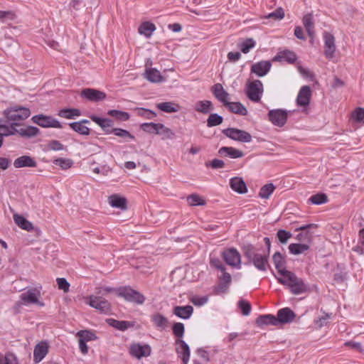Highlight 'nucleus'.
Returning <instances> with one entry per match:
<instances>
[{
	"label": "nucleus",
	"instance_id": "f257e3e1",
	"mask_svg": "<svg viewBox=\"0 0 364 364\" xmlns=\"http://www.w3.org/2000/svg\"><path fill=\"white\" fill-rule=\"evenodd\" d=\"M243 252L245 257L252 262L254 266L260 271H266L269 266V253L264 250L262 252L252 245H247L243 247Z\"/></svg>",
	"mask_w": 364,
	"mask_h": 364
},
{
	"label": "nucleus",
	"instance_id": "f03ea898",
	"mask_svg": "<svg viewBox=\"0 0 364 364\" xmlns=\"http://www.w3.org/2000/svg\"><path fill=\"white\" fill-rule=\"evenodd\" d=\"M277 280L279 283L288 287L290 291L295 295L305 293L309 290V287L304 280L290 271L283 272V274L278 277Z\"/></svg>",
	"mask_w": 364,
	"mask_h": 364
},
{
	"label": "nucleus",
	"instance_id": "7ed1b4c3",
	"mask_svg": "<svg viewBox=\"0 0 364 364\" xmlns=\"http://www.w3.org/2000/svg\"><path fill=\"white\" fill-rule=\"evenodd\" d=\"M246 95L254 102H259L263 93V84L259 80L249 81L246 84Z\"/></svg>",
	"mask_w": 364,
	"mask_h": 364
},
{
	"label": "nucleus",
	"instance_id": "20e7f679",
	"mask_svg": "<svg viewBox=\"0 0 364 364\" xmlns=\"http://www.w3.org/2000/svg\"><path fill=\"white\" fill-rule=\"evenodd\" d=\"M118 295L126 301L134 302L137 304H143L145 301V296L129 287H125L119 289Z\"/></svg>",
	"mask_w": 364,
	"mask_h": 364
},
{
	"label": "nucleus",
	"instance_id": "39448f33",
	"mask_svg": "<svg viewBox=\"0 0 364 364\" xmlns=\"http://www.w3.org/2000/svg\"><path fill=\"white\" fill-rule=\"evenodd\" d=\"M41 287L28 289L24 293V306L33 304L38 307H43L44 302L41 300Z\"/></svg>",
	"mask_w": 364,
	"mask_h": 364
},
{
	"label": "nucleus",
	"instance_id": "423d86ee",
	"mask_svg": "<svg viewBox=\"0 0 364 364\" xmlns=\"http://www.w3.org/2000/svg\"><path fill=\"white\" fill-rule=\"evenodd\" d=\"M32 122L43 128H58L63 127L61 123L51 116L44 114H37L32 117Z\"/></svg>",
	"mask_w": 364,
	"mask_h": 364
},
{
	"label": "nucleus",
	"instance_id": "0eeeda50",
	"mask_svg": "<svg viewBox=\"0 0 364 364\" xmlns=\"http://www.w3.org/2000/svg\"><path fill=\"white\" fill-rule=\"evenodd\" d=\"M223 133L228 138L240 142H250L252 141V136L250 133L237 128L223 129Z\"/></svg>",
	"mask_w": 364,
	"mask_h": 364
},
{
	"label": "nucleus",
	"instance_id": "6e6552de",
	"mask_svg": "<svg viewBox=\"0 0 364 364\" xmlns=\"http://www.w3.org/2000/svg\"><path fill=\"white\" fill-rule=\"evenodd\" d=\"M86 303L102 314H106L110 311V304L101 296L91 295L87 298Z\"/></svg>",
	"mask_w": 364,
	"mask_h": 364
},
{
	"label": "nucleus",
	"instance_id": "1a4fd4ad",
	"mask_svg": "<svg viewBox=\"0 0 364 364\" xmlns=\"http://www.w3.org/2000/svg\"><path fill=\"white\" fill-rule=\"evenodd\" d=\"M129 351L132 356L139 360L143 357L149 356L151 353V348L149 344L141 345L134 343L131 344Z\"/></svg>",
	"mask_w": 364,
	"mask_h": 364
},
{
	"label": "nucleus",
	"instance_id": "9d476101",
	"mask_svg": "<svg viewBox=\"0 0 364 364\" xmlns=\"http://www.w3.org/2000/svg\"><path fill=\"white\" fill-rule=\"evenodd\" d=\"M176 353L182 360V364H188L191 350L188 345L182 339H176L175 341Z\"/></svg>",
	"mask_w": 364,
	"mask_h": 364
},
{
	"label": "nucleus",
	"instance_id": "9b49d317",
	"mask_svg": "<svg viewBox=\"0 0 364 364\" xmlns=\"http://www.w3.org/2000/svg\"><path fill=\"white\" fill-rule=\"evenodd\" d=\"M225 262L230 266L240 267V255L235 248H230L225 250L222 254Z\"/></svg>",
	"mask_w": 364,
	"mask_h": 364
},
{
	"label": "nucleus",
	"instance_id": "f8f14e48",
	"mask_svg": "<svg viewBox=\"0 0 364 364\" xmlns=\"http://www.w3.org/2000/svg\"><path fill=\"white\" fill-rule=\"evenodd\" d=\"M5 115L9 122V125H6L8 127H11L14 123H18L21 124V127L23 128V108L9 109L5 111Z\"/></svg>",
	"mask_w": 364,
	"mask_h": 364
},
{
	"label": "nucleus",
	"instance_id": "ddd939ff",
	"mask_svg": "<svg viewBox=\"0 0 364 364\" xmlns=\"http://www.w3.org/2000/svg\"><path fill=\"white\" fill-rule=\"evenodd\" d=\"M269 121L274 125L282 127L287 119V112L283 109H274L269 112Z\"/></svg>",
	"mask_w": 364,
	"mask_h": 364
},
{
	"label": "nucleus",
	"instance_id": "4468645a",
	"mask_svg": "<svg viewBox=\"0 0 364 364\" xmlns=\"http://www.w3.org/2000/svg\"><path fill=\"white\" fill-rule=\"evenodd\" d=\"M324 55L328 59H332L336 51L335 38L330 33H323Z\"/></svg>",
	"mask_w": 364,
	"mask_h": 364
},
{
	"label": "nucleus",
	"instance_id": "2eb2a0df",
	"mask_svg": "<svg viewBox=\"0 0 364 364\" xmlns=\"http://www.w3.org/2000/svg\"><path fill=\"white\" fill-rule=\"evenodd\" d=\"M311 97V90L309 86L304 85L299 91L296 104L299 107H306L309 105Z\"/></svg>",
	"mask_w": 364,
	"mask_h": 364
},
{
	"label": "nucleus",
	"instance_id": "dca6fc26",
	"mask_svg": "<svg viewBox=\"0 0 364 364\" xmlns=\"http://www.w3.org/2000/svg\"><path fill=\"white\" fill-rule=\"evenodd\" d=\"M81 96L92 102L101 101L106 98V94L104 92L92 88L83 89Z\"/></svg>",
	"mask_w": 364,
	"mask_h": 364
},
{
	"label": "nucleus",
	"instance_id": "f3484780",
	"mask_svg": "<svg viewBox=\"0 0 364 364\" xmlns=\"http://www.w3.org/2000/svg\"><path fill=\"white\" fill-rule=\"evenodd\" d=\"M272 68V63L269 60H262L254 63L251 66V72L259 77H263L268 73Z\"/></svg>",
	"mask_w": 364,
	"mask_h": 364
},
{
	"label": "nucleus",
	"instance_id": "a211bd4d",
	"mask_svg": "<svg viewBox=\"0 0 364 364\" xmlns=\"http://www.w3.org/2000/svg\"><path fill=\"white\" fill-rule=\"evenodd\" d=\"M48 353V345L42 341L37 344L33 350V361L35 363L41 362Z\"/></svg>",
	"mask_w": 364,
	"mask_h": 364
},
{
	"label": "nucleus",
	"instance_id": "6ab92c4d",
	"mask_svg": "<svg viewBox=\"0 0 364 364\" xmlns=\"http://www.w3.org/2000/svg\"><path fill=\"white\" fill-rule=\"evenodd\" d=\"M297 59V56L293 51L285 50L279 52L272 59L274 62L286 61L289 63H294Z\"/></svg>",
	"mask_w": 364,
	"mask_h": 364
},
{
	"label": "nucleus",
	"instance_id": "aec40b11",
	"mask_svg": "<svg viewBox=\"0 0 364 364\" xmlns=\"http://www.w3.org/2000/svg\"><path fill=\"white\" fill-rule=\"evenodd\" d=\"M214 96L225 105L229 100V94L224 90L223 85L217 83L212 87Z\"/></svg>",
	"mask_w": 364,
	"mask_h": 364
},
{
	"label": "nucleus",
	"instance_id": "412c9836",
	"mask_svg": "<svg viewBox=\"0 0 364 364\" xmlns=\"http://www.w3.org/2000/svg\"><path fill=\"white\" fill-rule=\"evenodd\" d=\"M295 317V314L289 308L280 309L277 313V320L279 323H287L291 322Z\"/></svg>",
	"mask_w": 364,
	"mask_h": 364
},
{
	"label": "nucleus",
	"instance_id": "4be33fe9",
	"mask_svg": "<svg viewBox=\"0 0 364 364\" xmlns=\"http://www.w3.org/2000/svg\"><path fill=\"white\" fill-rule=\"evenodd\" d=\"M156 107L161 111L166 113H174L177 112L181 109V106L174 102H164L157 103Z\"/></svg>",
	"mask_w": 364,
	"mask_h": 364
},
{
	"label": "nucleus",
	"instance_id": "5701e85b",
	"mask_svg": "<svg viewBox=\"0 0 364 364\" xmlns=\"http://www.w3.org/2000/svg\"><path fill=\"white\" fill-rule=\"evenodd\" d=\"M218 153L221 156H229L232 159L241 158L244 156V153L242 151L230 146L221 147Z\"/></svg>",
	"mask_w": 364,
	"mask_h": 364
},
{
	"label": "nucleus",
	"instance_id": "b1692460",
	"mask_svg": "<svg viewBox=\"0 0 364 364\" xmlns=\"http://www.w3.org/2000/svg\"><path fill=\"white\" fill-rule=\"evenodd\" d=\"M230 186L235 192L245 193L247 191L246 184L240 177H233L230 180Z\"/></svg>",
	"mask_w": 364,
	"mask_h": 364
},
{
	"label": "nucleus",
	"instance_id": "393cba45",
	"mask_svg": "<svg viewBox=\"0 0 364 364\" xmlns=\"http://www.w3.org/2000/svg\"><path fill=\"white\" fill-rule=\"evenodd\" d=\"M194 109L197 112L206 114L213 111L214 107L210 100H199L195 103Z\"/></svg>",
	"mask_w": 364,
	"mask_h": 364
},
{
	"label": "nucleus",
	"instance_id": "a878e982",
	"mask_svg": "<svg viewBox=\"0 0 364 364\" xmlns=\"http://www.w3.org/2000/svg\"><path fill=\"white\" fill-rule=\"evenodd\" d=\"M173 314L178 317L183 319H188L191 317L193 312V308L190 306H177L173 308Z\"/></svg>",
	"mask_w": 364,
	"mask_h": 364
},
{
	"label": "nucleus",
	"instance_id": "bb28decb",
	"mask_svg": "<svg viewBox=\"0 0 364 364\" xmlns=\"http://www.w3.org/2000/svg\"><path fill=\"white\" fill-rule=\"evenodd\" d=\"M302 22L305 29L307 31L308 35L311 38V42L314 37V16L312 14H307L304 15L302 19Z\"/></svg>",
	"mask_w": 364,
	"mask_h": 364
},
{
	"label": "nucleus",
	"instance_id": "cd10ccee",
	"mask_svg": "<svg viewBox=\"0 0 364 364\" xmlns=\"http://www.w3.org/2000/svg\"><path fill=\"white\" fill-rule=\"evenodd\" d=\"M24 230L28 233H32V239L28 240V243H32L36 241L41 234V230L38 227L34 226L31 222L24 218Z\"/></svg>",
	"mask_w": 364,
	"mask_h": 364
},
{
	"label": "nucleus",
	"instance_id": "c85d7f7f",
	"mask_svg": "<svg viewBox=\"0 0 364 364\" xmlns=\"http://www.w3.org/2000/svg\"><path fill=\"white\" fill-rule=\"evenodd\" d=\"M89 121L87 119H82L80 122H75L70 123L69 125L75 132L79 133L82 135H89L90 132V129L84 125V124H88Z\"/></svg>",
	"mask_w": 364,
	"mask_h": 364
},
{
	"label": "nucleus",
	"instance_id": "c756f323",
	"mask_svg": "<svg viewBox=\"0 0 364 364\" xmlns=\"http://www.w3.org/2000/svg\"><path fill=\"white\" fill-rule=\"evenodd\" d=\"M273 262L275 268L277 269L280 277L283 274V272H288L286 269L285 260L280 252H276L272 257Z\"/></svg>",
	"mask_w": 364,
	"mask_h": 364
},
{
	"label": "nucleus",
	"instance_id": "7c9ffc66",
	"mask_svg": "<svg viewBox=\"0 0 364 364\" xmlns=\"http://www.w3.org/2000/svg\"><path fill=\"white\" fill-rule=\"evenodd\" d=\"M144 75L145 77L151 82H161L165 80L160 72L156 68L146 69Z\"/></svg>",
	"mask_w": 364,
	"mask_h": 364
},
{
	"label": "nucleus",
	"instance_id": "2f4dec72",
	"mask_svg": "<svg viewBox=\"0 0 364 364\" xmlns=\"http://www.w3.org/2000/svg\"><path fill=\"white\" fill-rule=\"evenodd\" d=\"M229 110L233 113L245 116L247 114L246 107L240 102H230L229 101L225 105Z\"/></svg>",
	"mask_w": 364,
	"mask_h": 364
},
{
	"label": "nucleus",
	"instance_id": "473e14b6",
	"mask_svg": "<svg viewBox=\"0 0 364 364\" xmlns=\"http://www.w3.org/2000/svg\"><path fill=\"white\" fill-rule=\"evenodd\" d=\"M256 323L259 326H264V325L277 326L278 320H277L276 316L271 315V314H267V315L259 316L256 319Z\"/></svg>",
	"mask_w": 364,
	"mask_h": 364
},
{
	"label": "nucleus",
	"instance_id": "72a5a7b5",
	"mask_svg": "<svg viewBox=\"0 0 364 364\" xmlns=\"http://www.w3.org/2000/svg\"><path fill=\"white\" fill-rule=\"evenodd\" d=\"M109 203L111 206L118 208L122 210L127 209V200L118 195H112L109 197Z\"/></svg>",
	"mask_w": 364,
	"mask_h": 364
},
{
	"label": "nucleus",
	"instance_id": "f704fd0d",
	"mask_svg": "<svg viewBox=\"0 0 364 364\" xmlns=\"http://www.w3.org/2000/svg\"><path fill=\"white\" fill-rule=\"evenodd\" d=\"M107 323L116 329L125 331L133 326L131 322L127 321H118L114 318L107 319Z\"/></svg>",
	"mask_w": 364,
	"mask_h": 364
},
{
	"label": "nucleus",
	"instance_id": "c9c22d12",
	"mask_svg": "<svg viewBox=\"0 0 364 364\" xmlns=\"http://www.w3.org/2000/svg\"><path fill=\"white\" fill-rule=\"evenodd\" d=\"M156 30V26L154 23L145 21L143 22L138 28V32L145 36L146 37H150L152 35V33Z\"/></svg>",
	"mask_w": 364,
	"mask_h": 364
},
{
	"label": "nucleus",
	"instance_id": "e433bc0d",
	"mask_svg": "<svg viewBox=\"0 0 364 364\" xmlns=\"http://www.w3.org/2000/svg\"><path fill=\"white\" fill-rule=\"evenodd\" d=\"M156 134L161 135L162 139H171L175 137L174 132L161 123H159Z\"/></svg>",
	"mask_w": 364,
	"mask_h": 364
},
{
	"label": "nucleus",
	"instance_id": "4c0bfd02",
	"mask_svg": "<svg viewBox=\"0 0 364 364\" xmlns=\"http://www.w3.org/2000/svg\"><path fill=\"white\" fill-rule=\"evenodd\" d=\"M58 116L65 119H74L81 115L80 111L77 109H63L59 111Z\"/></svg>",
	"mask_w": 364,
	"mask_h": 364
},
{
	"label": "nucleus",
	"instance_id": "58836bf2",
	"mask_svg": "<svg viewBox=\"0 0 364 364\" xmlns=\"http://www.w3.org/2000/svg\"><path fill=\"white\" fill-rule=\"evenodd\" d=\"M309 249V245L306 243L299 244L292 243L289 245V252L292 255H299Z\"/></svg>",
	"mask_w": 364,
	"mask_h": 364
},
{
	"label": "nucleus",
	"instance_id": "ea45409f",
	"mask_svg": "<svg viewBox=\"0 0 364 364\" xmlns=\"http://www.w3.org/2000/svg\"><path fill=\"white\" fill-rule=\"evenodd\" d=\"M187 202L191 206L205 205L206 204L205 200L196 193L188 196L187 197Z\"/></svg>",
	"mask_w": 364,
	"mask_h": 364
},
{
	"label": "nucleus",
	"instance_id": "a19ab883",
	"mask_svg": "<svg viewBox=\"0 0 364 364\" xmlns=\"http://www.w3.org/2000/svg\"><path fill=\"white\" fill-rule=\"evenodd\" d=\"M151 321L157 328H164L168 323L167 318L160 314H155L151 316Z\"/></svg>",
	"mask_w": 364,
	"mask_h": 364
},
{
	"label": "nucleus",
	"instance_id": "79ce46f5",
	"mask_svg": "<svg viewBox=\"0 0 364 364\" xmlns=\"http://www.w3.org/2000/svg\"><path fill=\"white\" fill-rule=\"evenodd\" d=\"M275 187L272 183H268L263 186L259 192V196L262 198L267 199L269 198L270 195L274 191Z\"/></svg>",
	"mask_w": 364,
	"mask_h": 364
},
{
	"label": "nucleus",
	"instance_id": "37998d69",
	"mask_svg": "<svg viewBox=\"0 0 364 364\" xmlns=\"http://www.w3.org/2000/svg\"><path fill=\"white\" fill-rule=\"evenodd\" d=\"M223 118L215 113H212L209 115L208 118L207 119V126L208 127H212L215 126L220 125L223 123Z\"/></svg>",
	"mask_w": 364,
	"mask_h": 364
},
{
	"label": "nucleus",
	"instance_id": "c03bdc74",
	"mask_svg": "<svg viewBox=\"0 0 364 364\" xmlns=\"http://www.w3.org/2000/svg\"><path fill=\"white\" fill-rule=\"evenodd\" d=\"M53 164L63 170H67L73 166V161L70 159L58 158L53 161Z\"/></svg>",
	"mask_w": 364,
	"mask_h": 364
},
{
	"label": "nucleus",
	"instance_id": "a18cd8bd",
	"mask_svg": "<svg viewBox=\"0 0 364 364\" xmlns=\"http://www.w3.org/2000/svg\"><path fill=\"white\" fill-rule=\"evenodd\" d=\"M111 132L114 135L127 140H132L134 139V136L132 134H130L127 130L123 129L114 128L111 129Z\"/></svg>",
	"mask_w": 364,
	"mask_h": 364
},
{
	"label": "nucleus",
	"instance_id": "49530a36",
	"mask_svg": "<svg viewBox=\"0 0 364 364\" xmlns=\"http://www.w3.org/2000/svg\"><path fill=\"white\" fill-rule=\"evenodd\" d=\"M353 250L360 255L364 254V228L359 231L358 244L353 248Z\"/></svg>",
	"mask_w": 364,
	"mask_h": 364
},
{
	"label": "nucleus",
	"instance_id": "de8ad7c7",
	"mask_svg": "<svg viewBox=\"0 0 364 364\" xmlns=\"http://www.w3.org/2000/svg\"><path fill=\"white\" fill-rule=\"evenodd\" d=\"M77 336L80 337V341H83L84 342H87L90 341H94L97 339V336L95 333L90 331H80Z\"/></svg>",
	"mask_w": 364,
	"mask_h": 364
},
{
	"label": "nucleus",
	"instance_id": "09e8293b",
	"mask_svg": "<svg viewBox=\"0 0 364 364\" xmlns=\"http://www.w3.org/2000/svg\"><path fill=\"white\" fill-rule=\"evenodd\" d=\"M107 114L111 116L116 117L117 119L121 120V121H127L129 119V114L128 112H122L119 110L116 109H111L109 110Z\"/></svg>",
	"mask_w": 364,
	"mask_h": 364
},
{
	"label": "nucleus",
	"instance_id": "8fccbe9b",
	"mask_svg": "<svg viewBox=\"0 0 364 364\" xmlns=\"http://www.w3.org/2000/svg\"><path fill=\"white\" fill-rule=\"evenodd\" d=\"M312 204L320 205L328 201L327 196L324 193H317L311 196L309 199Z\"/></svg>",
	"mask_w": 364,
	"mask_h": 364
},
{
	"label": "nucleus",
	"instance_id": "3c124183",
	"mask_svg": "<svg viewBox=\"0 0 364 364\" xmlns=\"http://www.w3.org/2000/svg\"><path fill=\"white\" fill-rule=\"evenodd\" d=\"M139 116L143 117L146 119H153L156 117V114L150 109L137 107L134 109Z\"/></svg>",
	"mask_w": 364,
	"mask_h": 364
},
{
	"label": "nucleus",
	"instance_id": "603ef678",
	"mask_svg": "<svg viewBox=\"0 0 364 364\" xmlns=\"http://www.w3.org/2000/svg\"><path fill=\"white\" fill-rule=\"evenodd\" d=\"M159 123H144L141 125V129L147 133L156 134Z\"/></svg>",
	"mask_w": 364,
	"mask_h": 364
},
{
	"label": "nucleus",
	"instance_id": "864d4df0",
	"mask_svg": "<svg viewBox=\"0 0 364 364\" xmlns=\"http://www.w3.org/2000/svg\"><path fill=\"white\" fill-rule=\"evenodd\" d=\"M173 335L177 338L176 339H182L184 334V325L182 323H175L172 327Z\"/></svg>",
	"mask_w": 364,
	"mask_h": 364
},
{
	"label": "nucleus",
	"instance_id": "5fc2aeb1",
	"mask_svg": "<svg viewBox=\"0 0 364 364\" xmlns=\"http://www.w3.org/2000/svg\"><path fill=\"white\" fill-rule=\"evenodd\" d=\"M255 46V41L252 38H247L240 44V48L243 53H247Z\"/></svg>",
	"mask_w": 364,
	"mask_h": 364
},
{
	"label": "nucleus",
	"instance_id": "6e6d98bb",
	"mask_svg": "<svg viewBox=\"0 0 364 364\" xmlns=\"http://www.w3.org/2000/svg\"><path fill=\"white\" fill-rule=\"evenodd\" d=\"M351 117L355 122L364 124V109L360 107L356 108L353 112Z\"/></svg>",
	"mask_w": 364,
	"mask_h": 364
},
{
	"label": "nucleus",
	"instance_id": "4d7b16f0",
	"mask_svg": "<svg viewBox=\"0 0 364 364\" xmlns=\"http://www.w3.org/2000/svg\"><path fill=\"white\" fill-rule=\"evenodd\" d=\"M284 17V11L282 8L279 7L274 11L269 14L265 16L266 18H272L274 21L282 20Z\"/></svg>",
	"mask_w": 364,
	"mask_h": 364
},
{
	"label": "nucleus",
	"instance_id": "13d9d810",
	"mask_svg": "<svg viewBox=\"0 0 364 364\" xmlns=\"http://www.w3.org/2000/svg\"><path fill=\"white\" fill-rule=\"evenodd\" d=\"M238 307L240 309L242 314L244 316H248L251 311L250 304L245 300H240L238 302Z\"/></svg>",
	"mask_w": 364,
	"mask_h": 364
},
{
	"label": "nucleus",
	"instance_id": "bf43d9fd",
	"mask_svg": "<svg viewBox=\"0 0 364 364\" xmlns=\"http://www.w3.org/2000/svg\"><path fill=\"white\" fill-rule=\"evenodd\" d=\"M277 237L279 240L280 242L284 244L287 242V240L291 237V233L289 232H287L284 230H279L278 232H277Z\"/></svg>",
	"mask_w": 364,
	"mask_h": 364
},
{
	"label": "nucleus",
	"instance_id": "052dcab7",
	"mask_svg": "<svg viewBox=\"0 0 364 364\" xmlns=\"http://www.w3.org/2000/svg\"><path fill=\"white\" fill-rule=\"evenodd\" d=\"M39 129L36 127L27 126L24 127V136H35L39 133Z\"/></svg>",
	"mask_w": 364,
	"mask_h": 364
},
{
	"label": "nucleus",
	"instance_id": "680f3d73",
	"mask_svg": "<svg viewBox=\"0 0 364 364\" xmlns=\"http://www.w3.org/2000/svg\"><path fill=\"white\" fill-rule=\"evenodd\" d=\"M16 361V358L13 354L8 353L5 355H0V364H14Z\"/></svg>",
	"mask_w": 364,
	"mask_h": 364
},
{
	"label": "nucleus",
	"instance_id": "e2e57ef3",
	"mask_svg": "<svg viewBox=\"0 0 364 364\" xmlns=\"http://www.w3.org/2000/svg\"><path fill=\"white\" fill-rule=\"evenodd\" d=\"M208 297L207 296H194L191 299V301L196 306H203L207 303Z\"/></svg>",
	"mask_w": 364,
	"mask_h": 364
},
{
	"label": "nucleus",
	"instance_id": "0e129e2a",
	"mask_svg": "<svg viewBox=\"0 0 364 364\" xmlns=\"http://www.w3.org/2000/svg\"><path fill=\"white\" fill-rule=\"evenodd\" d=\"M311 234L306 231L298 234L296 237V240L301 242H309L311 240Z\"/></svg>",
	"mask_w": 364,
	"mask_h": 364
},
{
	"label": "nucleus",
	"instance_id": "69168bd1",
	"mask_svg": "<svg viewBox=\"0 0 364 364\" xmlns=\"http://www.w3.org/2000/svg\"><path fill=\"white\" fill-rule=\"evenodd\" d=\"M56 281L60 289L63 290L64 292H68L70 284L65 278H58Z\"/></svg>",
	"mask_w": 364,
	"mask_h": 364
},
{
	"label": "nucleus",
	"instance_id": "338daca9",
	"mask_svg": "<svg viewBox=\"0 0 364 364\" xmlns=\"http://www.w3.org/2000/svg\"><path fill=\"white\" fill-rule=\"evenodd\" d=\"M197 353V358L196 359H199L200 361H203V363H208L209 362V355L208 353L203 349H198L196 351Z\"/></svg>",
	"mask_w": 364,
	"mask_h": 364
},
{
	"label": "nucleus",
	"instance_id": "774afa93",
	"mask_svg": "<svg viewBox=\"0 0 364 364\" xmlns=\"http://www.w3.org/2000/svg\"><path fill=\"white\" fill-rule=\"evenodd\" d=\"M48 149L54 151L63 149V145L57 140H52L48 144Z\"/></svg>",
	"mask_w": 364,
	"mask_h": 364
}]
</instances>
